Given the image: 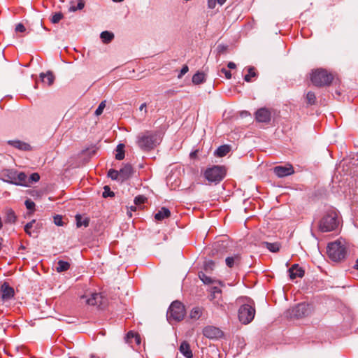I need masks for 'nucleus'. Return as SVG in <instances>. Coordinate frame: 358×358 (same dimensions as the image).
<instances>
[{"mask_svg": "<svg viewBox=\"0 0 358 358\" xmlns=\"http://www.w3.org/2000/svg\"><path fill=\"white\" fill-rule=\"evenodd\" d=\"M127 338H128V339H130V338H135V341H136V342L138 344H139V343H140V342H141V341H140V337H139V336H138V334H134V332H132V331H129V332H128V333H127Z\"/></svg>", "mask_w": 358, "mask_h": 358, "instance_id": "nucleus-45", "label": "nucleus"}, {"mask_svg": "<svg viewBox=\"0 0 358 358\" xmlns=\"http://www.w3.org/2000/svg\"><path fill=\"white\" fill-rule=\"evenodd\" d=\"M121 181L128 179L133 173V168L131 164H127L120 170Z\"/></svg>", "mask_w": 358, "mask_h": 358, "instance_id": "nucleus-18", "label": "nucleus"}, {"mask_svg": "<svg viewBox=\"0 0 358 358\" xmlns=\"http://www.w3.org/2000/svg\"><path fill=\"white\" fill-rule=\"evenodd\" d=\"M255 315V307L250 304H243L238 310V319L243 324L250 323L253 320Z\"/></svg>", "mask_w": 358, "mask_h": 358, "instance_id": "nucleus-8", "label": "nucleus"}, {"mask_svg": "<svg viewBox=\"0 0 358 358\" xmlns=\"http://www.w3.org/2000/svg\"><path fill=\"white\" fill-rule=\"evenodd\" d=\"M312 312L311 307L306 303H299L288 310L291 317L301 318L308 316Z\"/></svg>", "mask_w": 358, "mask_h": 358, "instance_id": "nucleus-9", "label": "nucleus"}, {"mask_svg": "<svg viewBox=\"0 0 358 358\" xmlns=\"http://www.w3.org/2000/svg\"><path fill=\"white\" fill-rule=\"evenodd\" d=\"M225 262L228 267L232 268L240 264L241 256L236 254L231 257H227L225 259Z\"/></svg>", "mask_w": 358, "mask_h": 358, "instance_id": "nucleus-22", "label": "nucleus"}, {"mask_svg": "<svg viewBox=\"0 0 358 358\" xmlns=\"http://www.w3.org/2000/svg\"><path fill=\"white\" fill-rule=\"evenodd\" d=\"M225 176V170L222 166H213L208 168L204 173L206 179L210 182H219Z\"/></svg>", "mask_w": 358, "mask_h": 358, "instance_id": "nucleus-7", "label": "nucleus"}, {"mask_svg": "<svg viewBox=\"0 0 358 358\" xmlns=\"http://www.w3.org/2000/svg\"><path fill=\"white\" fill-rule=\"evenodd\" d=\"M202 315V308L199 307H194L192 309L189 313V317L193 320H198Z\"/></svg>", "mask_w": 358, "mask_h": 358, "instance_id": "nucleus-30", "label": "nucleus"}, {"mask_svg": "<svg viewBox=\"0 0 358 358\" xmlns=\"http://www.w3.org/2000/svg\"><path fill=\"white\" fill-rule=\"evenodd\" d=\"M273 172L279 178L288 176L294 173L293 167L289 165L288 166H278L273 169Z\"/></svg>", "mask_w": 358, "mask_h": 358, "instance_id": "nucleus-15", "label": "nucleus"}, {"mask_svg": "<svg viewBox=\"0 0 358 358\" xmlns=\"http://www.w3.org/2000/svg\"><path fill=\"white\" fill-rule=\"evenodd\" d=\"M25 30H26L25 27L22 24L19 23L16 25V27H15L16 31L24 32V31H25Z\"/></svg>", "mask_w": 358, "mask_h": 358, "instance_id": "nucleus-52", "label": "nucleus"}, {"mask_svg": "<svg viewBox=\"0 0 358 358\" xmlns=\"http://www.w3.org/2000/svg\"><path fill=\"white\" fill-rule=\"evenodd\" d=\"M162 139V134L159 131H145L138 135L136 143L142 150L149 151L159 145Z\"/></svg>", "mask_w": 358, "mask_h": 358, "instance_id": "nucleus-1", "label": "nucleus"}, {"mask_svg": "<svg viewBox=\"0 0 358 358\" xmlns=\"http://www.w3.org/2000/svg\"><path fill=\"white\" fill-rule=\"evenodd\" d=\"M70 267V264L67 262L59 260L57 263V271L62 272L67 271Z\"/></svg>", "mask_w": 358, "mask_h": 358, "instance_id": "nucleus-33", "label": "nucleus"}, {"mask_svg": "<svg viewBox=\"0 0 358 358\" xmlns=\"http://www.w3.org/2000/svg\"><path fill=\"white\" fill-rule=\"evenodd\" d=\"M185 315V307L182 303L178 301H173L168 310L167 317L169 320L180 321Z\"/></svg>", "mask_w": 358, "mask_h": 358, "instance_id": "nucleus-6", "label": "nucleus"}, {"mask_svg": "<svg viewBox=\"0 0 358 358\" xmlns=\"http://www.w3.org/2000/svg\"><path fill=\"white\" fill-rule=\"evenodd\" d=\"M102 296L99 293H93L90 297L87 295H83L80 297V303H86L90 306H101L102 305Z\"/></svg>", "mask_w": 358, "mask_h": 358, "instance_id": "nucleus-11", "label": "nucleus"}, {"mask_svg": "<svg viewBox=\"0 0 358 358\" xmlns=\"http://www.w3.org/2000/svg\"><path fill=\"white\" fill-rule=\"evenodd\" d=\"M5 222L7 223H14L16 220V215L14 211L10 208L5 210Z\"/></svg>", "mask_w": 358, "mask_h": 358, "instance_id": "nucleus-26", "label": "nucleus"}, {"mask_svg": "<svg viewBox=\"0 0 358 358\" xmlns=\"http://www.w3.org/2000/svg\"><path fill=\"white\" fill-rule=\"evenodd\" d=\"M333 79L332 73L323 69L313 70L310 74V80L316 87L328 86Z\"/></svg>", "mask_w": 358, "mask_h": 358, "instance_id": "nucleus-5", "label": "nucleus"}, {"mask_svg": "<svg viewBox=\"0 0 358 358\" xmlns=\"http://www.w3.org/2000/svg\"><path fill=\"white\" fill-rule=\"evenodd\" d=\"M63 18L61 13H56L52 16L51 22L54 24L58 23Z\"/></svg>", "mask_w": 358, "mask_h": 358, "instance_id": "nucleus-41", "label": "nucleus"}, {"mask_svg": "<svg viewBox=\"0 0 358 358\" xmlns=\"http://www.w3.org/2000/svg\"><path fill=\"white\" fill-rule=\"evenodd\" d=\"M105 107H106V101H103L100 103L99 106L95 110V115L96 116L100 115L103 113V110L105 108Z\"/></svg>", "mask_w": 358, "mask_h": 358, "instance_id": "nucleus-42", "label": "nucleus"}, {"mask_svg": "<svg viewBox=\"0 0 358 358\" xmlns=\"http://www.w3.org/2000/svg\"><path fill=\"white\" fill-rule=\"evenodd\" d=\"M145 107H146V103H144L141 104V106H140L139 109H140V110H142Z\"/></svg>", "mask_w": 358, "mask_h": 358, "instance_id": "nucleus-56", "label": "nucleus"}, {"mask_svg": "<svg viewBox=\"0 0 358 358\" xmlns=\"http://www.w3.org/2000/svg\"><path fill=\"white\" fill-rule=\"evenodd\" d=\"M243 73L244 74L243 79L247 83L254 82L258 78V71L257 69L252 66L245 67Z\"/></svg>", "mask_w": 358, "mask_h": 358, "instance_id": "nucleus-14", "label": "nucleus"}, {"mask_svg": "<svg viewBox=\"0 0 358 358\" xmlns=\"http://www.w3.org/2000/svg\"><path fill=\"white\" fill-rule=\"evenodd\" d=\"M227 0H208V7L210 9H213L215 8L217 3L220 6L223 5Z\"/></svg>", "mask_w": 358, "mask_h": 358, "instance_id": "nucleus-37", "label": "nucleus"}, {"mask_svg": "<svg viewBox=\"0 0 358 358\" xmlns=\"http://www.w3.org/2000/svg\"><path fill=\"white\" fill-rule=\"evenodd\" d=\"M269 251L272 252H277L280 250V243L275 242V243H268V242H264L262 243Z\"/></svg>", "mask_w": 358, "mask_h": 358, "instance_id": "nucleus-29", "label": "nucleus"}, {"mask_svg": "<svg viewBox=\"0 0 358 358\" xmlns=\"http://www.w3.org/2000/svg\"><path fill=\"white\" fill-rule=\"evenodd\" d=\"M222 296V290L217 287H213L210 289V294L209 295V299L210 301H213L215 299H217L219 297Z\"/></svg>", "mask_w": 358, "mask_h": 358, "instance_id": "nucleus-27", "label": "nucleus"}, {"mask_svg": "<svg viewBox=\"0 0 358 358\" xmlns=\"http://www.w3.org/2000/svg\"><path fill=\"white\" fill-rule=\"evenodd\" d=\"M0 179L16 185H27V175L12 169H4L0 173Z\"/></svg>", "mask_w": 358, "mask_h": 358, "instance_id": "nucleus-4", "label": "nucleus"}, {"mask_svg": "<svg viewBox=\"0 0 358 358\" xmlns=\"http://www.w3.org/2000/svg\"><path fill=\"white\" fill-rule=\"evenodd\" d=\"M215 266V263L212 260H208L205 262L204 269L206 271H212Z\"/></svg>", "mask_w": 358, "mask_h": 358, "instance_id": "nucleus-44", "label": "nucleus"}, {"mask_svg": "<svg viewBox=\"0 0 358 358\" xmlns=\"http://www.w3.org/2000/svg\"><path fill=\"white\" fill-rule=\"evenodd\" d=\"M230 151V146L224 145L220 146L215 152V155L217 157H222L227 155Z\"/></svg>", "mask_w": 358, "mask_h": 358, "instance_id": "nucleus-25", "label": "nucleus"}, {"mask_svg": "<svg viewBox=\"0 0 358 358\" xmlns=\"http://www.w3.org/2000/svg\"><path fill=\"white\" fill-rule=\"evenodd\" d=\"M227 66L230 69H234L236 68V64L232 62H230L228 63Z\"/></svg>", "mask_w": 358, "mask_h": 358, "instance_id": "nucleus-54", "label": "nucleus"}, {"mask_svg": "<svg viewBox=\"0 0 358 358\" xmlns=\"http://www.w3.org/2000/svg\"><path fill=\"white\" fill-rule=\"evenodd\" d=\"M354 268L358 270V259H357L356 263L354 265Z\"/></svg>", "mask_w": 358, "mask_h": 358, "instance_id": "nucleus-57", "label": "nucleus"}, {"mask_svg": "<svg viewBox=\"0 0 358 358\" xmlns=\"http://www.w3.org/2000/svg\"><path fill=\"white\" fill-rule=\"evenodd\" d=\"M108 176L110 177L112 180H121L120 179V172L115 170V169H110L108 172Z\"/></svg>", "mask_w": 358, "mask_h": 358, "instance_id": "nucleus-38", "label": "nucleus"}, {"mask_svg": "<svg viewBox=\"0 0 358 358\" xmlns=\"http://www.w3.org/2000/svg\"><path fill=\"white\" fill-rule=\"evenodd\" d=\"M189 71V67L187 66V65H184L180 71V73L178 74V78H181L186 73H187Z\"/></svg>", "mask_w": 358, "mask_h": 358, "instance_id": "nucleus-50", "label": "nucleus"}, {"mask_svg": "<svg viewBox=\"0 0 358 358\" xmlns=\"http://www.w3.org/2000/svg\"><path fill=\"white\" fill-rule=\"evenodd\" d=\"M25 206L28 210H34L35 207V203L31 199H27L25 201Z\"/></svg>", "mask_w": 358, "mask_h": 358, "instance_id": "nucleus-48", "label": "nucleus"}, {"mask_svg": "<svg viewBox=\"0 0 358 358\" xmlns=\"http://www.w3.org/2000/svg\"><path fill=\"white\" fill-rule=\"evenodd\" d=\"M271 119V111L266 108H261L255 113V120L258 122L268 123Z\"/></svg>", "mask_w": 358, "mask_h": 358, "instance_id": "nucleus-12", "label": "nucleus"}, {"mask_svg": "<svg viewBox=\"0 0 358 358\" xmlns=\"http://www.w3.org/2000/svg\"><path fill=\"white\" fill-rule=\"evenodd\" d=\"M146 198L144 196H138L134 199V203L136 205H141L145 203Z\"/></svg>", "mask_w": 358, "mask_h": 358, "instance_id": "nucleus-47", "label": "nucleus"}, {"mask_svg": "<svg viewBox=\"0 0 358 358\" xmlns=\"http://www.w3.org/2000/svg\"><path fill=\"white\" fill-rule=\"evenodd\" d=\"M288 271L289 273V277L292 280L296 278H302L304 275L303 269L296 264L292 265Z\"/></svg>", "mask_w": 358, "mask_h": 358, "instance_id": "nucleus-17", "label": "nucleus"}, {"mask_svg": "<svg viewBox=\"0 0 358 358\" xmlns=\"http://www.w3.org/2000/svg\"><path fill=\"white\" fill-rule=\"evenodd\" d=\"M116 152H117V153L115 155V159L117 160L123 159L124 157V145L119 144L117 146Z\"/></svg>", "mask_w": 358, "mask_h": 358, "instance_id": "nucleus-34", "label": "nucleus"}, {"mask_svg": "<svg viewBox=\"0 0 358 358\" xmlns=\"http://www.w3.org/2000/svg\"><path fill=\"white\" fill-rule=\"evenodd\" d=\"M77 227H80L82 226L87 227L89 225V220L87 219H83L82 216L77 215L76 216Z\"/></svg>", "mask_w": 358, "mask_h": 358, "instance_id": "nucleus-36", "label": "nucleus"}, {"mask_svg": "<svg viewBox=\"0 0 358 358\" xmlns=\"http://www.w3.org/2000/svg\"><path fill=\"white\" fill-rule=\"evenodd\" d=\"M170 210L168 208L163 207L155 215V218L157 221H162L164 219L170 217Z\"/></svg>", "mask_w": 358, "mask_h": 358, "instance_id": "nucleus-23", "label": "nucleus"}, {"mask_svg": "<svg viewBox=\"0 0 358 358\" xmlns=\"http://www.w3.org/2000/svg\"><path fill=\"white\" fill-rule=\"evenodd\" d=\"M41 81L44 85V87H50L55 82V76L52 71H47L46 73H40Z\"/></svg>", "mask_w": 358, "mask_h": 358, "instance_id": "nucleus-16", "label": "nucleus"}, {"mask_svg": "<svg viewBox=\"0 0 358 358\" xmlns=\"http://www.w3.org/2000/svg\"><path fill=\"white\" fill-rule=\"evenodd\" d=\"M196 155V152H191L190 156L191 157H193Z\"/></svg>", "mask_w": 358, "mask_h": 358, "instance_id": "nucleus-58", "label": "nucleus"}, {"mask_svg": "<svg viewBox=\"0 0 358 358\" xmlns=\"http://www.w3.org/2000/svg\"><path fill=\"white\" fill-rule=\"evenodd\" d=\"M2 299L3 300H8L14 296V289L10 287L7 283H4L1 286Z\"/></svg>", "mask_w": 358, "mask_h": 358, "instance_id": "nucleus-21", "label": "nucleus"}, {"mask_svg": "<svg viewBox=\"0 0 358 358\" xmlns=\"http://www.w3.org/2000/svg\"><path fill=\"white\" fill-rule=\"evenodd\" d=\"M248 115H250V113H249L248 111H242V112L241 113V116L242 117H247V116H248Z\"/></svg>", "mask_w": 358, "mask_h": 358, "instance_id": "nucleus-55", "label": "nucleus"}, {"mask_svg": "<svg viewBox=\"0 0 358 358\" xmlns=\"http://www.w3.org/2000/svg\"><path fill=\"white\" fill-rule=\"evenodd\" d=\"M206 81V75L201 72H197L192 77V83L199 85Z\"/></svg>", "mask_w": 358, "mask_h": 358, "instance_id": "nucleus-28", "label": "nucleus"}, {"mask_svg": "<svg viewBox=\"0 0 358 358\" xmlns=\"http://www.w3.org/2000/svg\"><path fill=\"white\" fill-rule=\"evenodd\" d=\"M40 179V176L37 173H32L29 178H27V185L29 186L30 183L38 182Z\"/></svg>", "mask_w": 358, "mask_h": 358, "instance_id": "nucleus-39", "label": "nucleus"}, {"mask_svg": "<svg viewBox=\"0 0 358 358\" xmlns=\"http://www.w3.org/2000/svg\"><path fill=\"white\" fill-rule=\"evenodd\" d=\"M8 144L20 150L27 151L31 150V146L28 143L20 141L19 140L8 141Z\"/></svg>", "mask_w": 358, "mask_h": 358, "instance_id": "nucleus-19", "label": "nucleus"}, {"mask_svg": "<svg viewBox=\"0 0 358 358\" xmlns=\"http://www.w3.org/2000/svg\"><path fill=\"white\" fill-rule=\"evenodd\" d=\"M102 196L104 198H106V197H108V196H114V192L110 191V189L109 187L105 186L104 188H103V192Z\"/></svg>", "mask_w": 358, "mask_h": 358, "instance_id": "nucleus-43", "label": "nucleus"}, {"mask_svg": "<svg viewBox=\"0 0 358 358\" xmlns=\"http://www.w3.org/2000/svg\"><path fill=\"white\" fill-rule=\"evenodd\" d=\"M212 303L217 309L221 310L222 311H225L226 303L224 302L222 296L219 297L217 299L213 301Z\"/></svg>", "mask_w": 358, "mask_h": 358, "instance_id": "nucleus-32", "label": "nucleus"}, {"mask_svg": "<svg viewBox=\"0 0 358 358\" xmlns=\"http://www.w3.org/2000/svg\"><path fill=\"white\" fill-rule=\"evenodd\" d=\"M203 334L210 339H217L223 335L222 331L214 326H206L203 329Z\"/></svg>", "mask_w": 358, "mask_h": 358, "instance_id": "nucleus-13", "label": "nucleus"}, {"mask_svg": "<svg viewBox=\"0 0 358 358\" xmlns=\"http://www.w3.org/2000/svg\"><path fill=\"white\" fill-rule=\"evenodd\" d=\"M221 73L224 74V76L226 77V78H227V79H229V78H231V72L229 70H227V69H226L224 68H222L221 69Z\"/></svg>", "mask_w": 358, "mask_h": 358, "instance_id": "nucleus-51", "label": "nucleus"}, {"mask_svg": "<svg viewBox=\"0 0 358 358\" xmlns=\"http://www.w3.org/2000/svg\"><path fill=\"white\" fill-rule=\"evenodd\" d=\"M346 250L345 242L341 240L330 243L327 246L328 256L334 262L343 260L345 257Z\"/></svg>", "mask_w": 358, "mask_h": 358, "instance_id": "nucleus-3", "label": "nucleus"}, {"mask_svg": "<svg viewBox=\"0 0 358 358\" xmlns=\"http://www.w3.org/2000/svg\"><path fill=\"white\" fill-rule=\"evenodd\" d=\"M339 224L338 212L335 208L327 210L319 222V230L329 232L335 230Z\"/></svg>", "mask_w": 358, "mask_h": 358, "instance_id": "nucleus-2", "label": "nucleus"}, {"mask_svg": "<svg viewBox=\"0 0 358 358\" xmlns=\"http://www.w3.org/2000/svg\"><path fill=\"white\" fill-rule=\"evenodd\" d=\"M342 92L343 91H338V90L335 91V93L333 94V96L336 99H339L340 97L341 96Z\"/></svg>", "mask_w": 358, "mask_h": 358, "instance_id": "nucleus-53", "label": "nucleus"}, {"mask_svg": "<svg viewBox=\"0 0 358 358\" xmlns=\"http://www.w3.org/2000/svg\"><path fill=\"white\" fill-rule=\"evenodd\" d=\"M35 224V220H32L31 222H28L24 226V231L26 234H27L30 236H37V231H35V229H33Z\"/></svg>", "mask_w": 358, "mask_h": 358, "instance_id": "nucleus-24", "label": "nucleus"}, {"mask_svg": "<svg viewBox=\"0 0 358 358\" xmlns=\"http://www.w3.org/2000/svg\"><path fill=\"white\" fill-rule=\"evenodd\" d=\"M199 277L201 279V280H202L203 282L205 284H212L214 282V280L211 278L207 276L205 273L202 272L199 273Z\"/></svg>", "mask_w": 358, "mask_h": 358, "instance_id": "nucleus-40", "label": "nucleus"}, {"mask_svg": "<svg viewBox=\"0 0 358 358\" xmlns=\"http://www.w3.org/2000/svg\"><path fill=\"white\" fill-rule=\"evenodd\" d=\"M84 6H85V4H84V2L83 1V0H80L79 2L78 3L77 7L71 6L69 8V10L70 11H76L78 9L81 10L83 8Z\"/></svg>", "mask_w": 358, "mask_h": 358, "instance_id": "nucleus-46", "label": "nucleus"}, {"mask_svg": "<svg viewBox=\"0 0 358 358\" xmlns=\"http://www.w3.org/2000/svg\"><path fill=\"white\" fill-rule=\"evenodd\" d=\"M230 241L227 237L215 242L211 250L212 255L223 256L228 252Z\"/></svg>", "mask_w": 358, "mask_h": 358, "instance_id": "nucleus-10", "label": "nucleus"}, {"mask_svg": "<svg viewBox=\"0 0 358 358\" xmlns=\"http://www.w3.org/2000/svg\"><path fill=\"white\" fill-rule=\"evenodd\" d=\"M306 99L308 105H313L316 102V96L313 91H309L306 94Z\"/></svg>", "mask_w": 358, "mask_h": 358, "instance_id": "nucleus-35", "label": "nucleus"}, {"mask_svg": "<svg viewBox=\"0 0 358 358\" xmlns=\"http://www.w3.org/2000/svg\"><path fill=\"white\" fill-rule=\"evenodd\" d=\"M114 38L112 32L104 31L101 34V38L104 43H110Z\"/></svg>", "mask_w": 358, "mask_h": 358, "instance_id": "nucleus-31", "label": "nucleus"}, {"mask_svg": "<svg viewBox=\"0 0 358 358\" xmlns=\"http://www.w3.org/2000/svg\"><path fill=\"white\" fill-rule=\"evenodd\" d=\"M54 223L57 226H62L64 224L62 221V217L59 215H55L54 217Z\"/></svg>", "mask_w": 358, "mask_h": 358, "instance_id": "nucleus-49", "label": "nucleus"}, {"mask_svg": "<svg viewBox=\"0 0 358 358\" xmlns=\"http://www.w3.org/2000/svg\"><path fill=\"white\" fill-rule=\"evenodd\" d=\"M179 350L186 358H192L193 353L189 344L187 341H182L180 343Z\"/></svg>", "mask_w": 358, "mask_h": 358, "instance_id": "nucleus-20", "label": "nucleus"}]
</instances>
